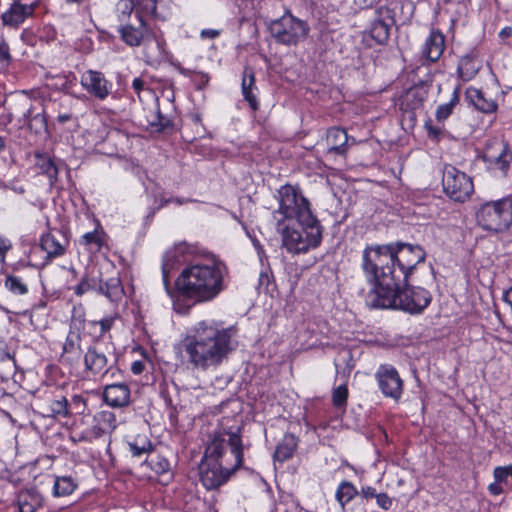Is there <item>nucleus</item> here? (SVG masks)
I'll list each match as a JSON object with an SVG mask.
<instances>
[{
  "label": "nucleus",
  "mask_w": 512,
  "mask_h": 512,
  "mask_svg": "<svg viewBox=\"0 0 512 512\" xmlns=\"http://www.w3.org/2000/svg\"><path fill=\"white\" fill-rule=\"evenodd\" d=\"M426 252L419 245L396 243L367 246L363 251L362 270L372 285L365 302L370 308L400 309L420 314L432 296L421 287L407 284L416 266L425 261Z\"/></svg>",
  "instance_id": "1"
},
{
  "label": "nucleus",
  "mask_w": 512,
  "mask_h": 512,
  "mask_svg": "<svg viewBox=\"0 0 512 512\" xmlns=\"http://www.w3.org/2000/svg\"><path fill=\"white\" fill-rule=\"evenodd\" d=\"M229 421L223 418L219 428L209 436L199 466L200 480L207 490L225 484L243 463V426L228 425Z\"/></svg>",
  "instance_id": "2"
},
{
  "label": "nucleus",
  "mask_w": 512,
  "mask_h": 512,
  "mask_svg": "<svg viewBox=\"0 0 512 512\" xmlns=\"http://www.w3.org/2000/svg\"><path fill=\"white\" fill-rule=\"evenodd\" d=\"M233 328L209 321L197 323L181 340L180 349L188 367L207 372L217 369L234 350Z\"/></svg>",
  "instance_id": "3"
},
{
  "label": "nucleus",
  "mask_w": 512,
  "mask_h": 512,
  "mask_svg": "<svg viewBox=\"0 0 512 512\" xmlns=\"http://www.w3.org/2000/svg\"><path fill=\"white\" fill-rule=\"evenodd\" d=\"M229 271L220 259L212 258L207 263H195L184 268L175 281L180 295L194 303L214 300L225 288Z\"/></svg>",
  "instance_id": "4"
},
{
  "label": "nucleus",
  "mask_w": 512,
  "mask_h": 512,
  "mask_svg": "<svg viewBox=\"0 0 512 512\" xmlns=\"http://www.w3.org/2000/svg\"><path fill=\"white\" fill-rule=\"evenodd\" d=\"M478 226L491 233H504L512 226V197L507 196L479 205L475 212Z\"/></svg>",
  "instance_id": "5"
},
{
  "label": "nucleus",
  "mask_w": 512,
  "mask_h": 512,
  "mask_svg": "<svg viewBox=\"0 0 512 512\" xmlns=\"http://www.w3.org/2000/svg\"><path fill=\"white\" fill-rule=\"evenodd\" d=\"M279 208L274 213L281 215L277 219L280 225L285 219H295L299 224L315 223L316 217L312 214L309 201L300 190L292 185H284L278 190Z\"/></svg>",
  "instance_id": "6"
},
{
  "label": "nucleus",
  "mask_w": 512,
  "mask_h": 512,
  "mask_svg": "<svg viewBox=\"0 0 512 512\" xmlns=\"http://www.w3.org/2000/svg\"><path fill=\"white\" fill-rule=\"evenodd\" d=\"M302 231L286 227L282 231V244L291 254H302L317 248L322 241V227L315 223L300 224Z\"/></svg>",
  "instance_id": "7"
},
{
  "label": "nucleus",
  "mask_w": 512,
  "mask_h": 512,
  "mask_svg": "<svg viewBox=\"0 0 512 512\" xmlns=\"http://www.w3.org/2000/svg\"><path fill=\"white\" fill-rule=\"evenodd\" d=\"M307 22L286 12L279 19L271 21L269 31L275 41L287 46H295L306 39L309 33Z\"/></svg>",
  "instance_id": "8"
},
{
  "label": "nucleus",
  "mask_w": 512,
  "mask_h": 512,
  "mask_svg": "<svg viewBox=\"0 0 512 512\" xmlns=\"http://www.w3.org/2000/svg\"><path fill=\"white\" fill-rule=\"evenodd\" d=\"M442 186L450 199L460 203L468 200L474 191L471 177L452 165L444 167Z\"/></svg>",
  "instance_id": "9"
},
{
  "label": "nucleus",
  "mask_w": 512,
  "mask_h": 512,
  "mask_svg": "<svg viewBox=\"0 0 512 512\" xmlns=\"http://www.w3.org/2000/svg\"><path fill=\"white\" fill-rule=\"evenodd\" d=\"M83 362L88 375L111 379H118L121 376V370L116 366V361L109 360L96 346L91 345L87 348Z\"/></svg>",
  "instance_id": "10"
},
{
  "label": "nucleus",
  "mask_w": 512,
  "mask_h": 512,
  "mask_svg": "<svg viewBox=\"0 0 512 512\" xmlns=\"http://www.w3.org/2000/svg\"><path fill=\"white\" fill-rule=\"evenodd\" d=\"M91 290L105 295L110 301L113 302L120 300L124 293L123 287L118 277H113L103 282L102 279L86 275L75 287V293L79 296Z\"/></svg>",
  "instance_id": "11"
},
{
  "label": "nucleus",
  "mask_w": 512,
  "mask_h": 512,
  "mask_svg": "<svg viewBox=\"0 0 512 512\" xmlns=\"http://www.w3.org/2000/svg\"><path fill=\"white\" fill-rule=\"evenodd\" d=\"M375 377L381 392L389 398L399 400L403 394V380L398 371L390 364L379 366Z\"/></svg>",
  "instance_id": "12"
},
{
  "label": "nucleus",
  "mask_w": 512,
  "mask_h": 512,
  "mask_svg": "<svg viewBox=\"0 0 512 512\" xmlns=\"http://www.w3.org/2000/svg\"><path fill=\"white\" fill-rule=\"evenodd\" d=\"M82 337L80 332L69 330L63 343L59 362L70 369V372L80 367L84 353L81 349Z\"/></svg>",
  "instance_id": "13"
},
{
  "label": "nucleus",
  "mask_w": 512,
  "mask_h": 512,
  "mask_svg": "<svg viewBox=\"0 0 512 512\" xmlns=\"http://www.w3.org/2000/svg\"><path fill=\"white\" fill-rule=\"evenodd\" d=\"M121 40L128 46L138 47L150 32L144 17L140 12L135 13L134 21L122 23L118 28Z\"/></svg>",
  "instance_id": "14"
},
{
  "label": "nucleus",
  "mask_w": 512,
  "mask_h": 512,
  "mask_svg": "<svg viewBox=\"0 0 512 512\" xmlns=\"http://www.w3.org/2000/svg\"><path fill=\"white\" fill-rule=\"evenodd\" d=\"M39 7V1L30 4H23L19 0H15L10 4L9 8L2 13L1 21L4 26L17 29L26 19L32 17Z\"/></svg>",
  "instance_id": "15"
},
{
  "label": "nucleus",
  "mask_w": 512,
  "mask_h": 512,
  "mask_svg": "<svg viewBox=\"0 0 512 512\" xmlns=\"http://www.w3.org/2000/svg\"><path fill=\"white\" fill-rule=\"evenodd\" d=\"M81 85L98 100H105L110 94L112 86L103 73L94 70H88L82 75Z\"/></svg>",
  "instance_id": "16"
},
{
  "label": "nucleus",
  "mask_w": 512,
  "mask_h": 512,
  "mask_svg": "<svg viewBox=\"0 0 512 512\" xmlns=\"http://www.w3.org/2000/svg\"><path fill=\"white\" fill-rule=\"evenodd\" d=\"M103 399L111 407H126L131 399L130 388L125 383L107 384L103 390Z\"/></svg>",
  "instance_id": "17"
},
{
  "label": "nucleus",
  "mask_w": 512,
  "mask_h": 512,
  "mask_svg": "<svg viewBox=\"0 0 512 512\" xmlns=\"http://www.w3.org/2000/svg\"><path fill=\"white\" fill-rule=\"evenodd\" d=\"M117 427L116 416L111 411H100L94 415L93 425L89 431V439H98L110 435Z\"/></svg>",
  "instance_id": "18"
},
{
  "label": "nucleus",
  "mask_w": 512,
  "mask_h": 512,
  "mask_svg": "<svg viewBox=\"0 0 512 512\" xmlns=\"http://www.w3.org/2000/svg\"><path fill=\"white\" fill-rule=\"evenodd\" d=\"M68 245V240L59 232L47 233L40 239V247L47 253V258L52 259L62 256Z\"/></svg>",
  "instance_id": "19"
},
{
  "label": "nucleus",
  "mask_w": 512,
  "mask_h": 512,
  "mask_svg": "<svg viewBox=\"0 0 512 512\" xmlns=\"http://www.w3.org/2000/svg\"><path fill=\"white\" fill-rule=\"evenodd\" d=\"M256 90L257 87L254 70L252 67L246 66L243 70L241 91L244 100L249 104V107L253 111H257L259 109V102L255 94Z\"/></svg>",
  "instance_id": "20"
},
{
  "label": "nucleus",
  "mask_w": 512,
  "mask_h": 512,
  "mask_svg": "<svg viewBox=\"0 0 512 512\" xmlns=\"http://www.w3.org/2000/svg\"><path fill=\"white\" fill-rule=\"evenodd\" d=\"M445 50V36L439 30H432L426 39L423 54L430 62H436L440 59Z\"/></svg>",
  "instance_id": "21"
},
{
  "label": "nucleus",
  "mask_w": 512,
  "mask_h": 512,
  "mask_svg": "<svg viewBox=\"0 0 512 512\" xmlns=\"http://www.w3.org/2000/svg\"><path fill=\"white\" fill-rule=\"evenodd\" d=\"M327 153L344 155L347 151L348 135L342 128L332 127L326 134Z\"/></svg>",
  "instance_id": "22"
},
{
  "label": "nucleus",
  "mask_w": 512,
  "mask_h": 512,
  "mask_svg": "<svg viewBox=\"0 0 512 512\" xmlns=\"http://www.w3.org/2000/svg\"><path fill=\"white\" fill-rule=\"evenodd\" d=\"M19 512H36L43 505L42 495L35 489L21 490L17 496Z\"/></svg>",
  "instance_id": "23"
},
{
  "label": "nucleus",
  "mask_w": 512,
  "mask_h": 512,
  "mask_svg": "<svg viewBox=\"0 0 512 512\" xmlns=\"http://www.w3.org/2000/svg\"><path fill=\"white\" fill-rule=\"evenodd\" d=\"M299 439L292 433H286L276 446L273 454L275 461L284 462L294 455L298 447Z\"/></svg>",
  "instance_id": "24"
},
{
  "label": "nucleus",
  "mask_w": 512,
  "mask_h": 512,
  "mask_svg": "<svg viewBox=\"0 0 512 512\" xmlns=\"http://www.w3.org/2000/svg\"><path fill=\"white\" fill-rule=\"evenodd\" d=\"M43 415L47 417L60 418L68 416V400L63 395H55L46 400L43 404Z\"/></svg>",
  "instance_id": "25"
},
{
  "label": "nucleus",
  "mask_w": 512,
  "mask_h": 512,
  "mask_svg": "<svg viewBox=\"0 0 512 512\" xmlns=\"http://www.w3.org/2000/svg\"><path fill=\"white\" fill-rule=\"evenodd\" d=\"M465 97L470 104L483 113H492L497 108L496 102L485 98L484 93L479 89L468 88Z\"/></svg>",
  "instance_id": "26"
},
{
  "label": "nucleus",
  "mask_w": 512,
  "mask_h": 512,
  "mask_svg": "<svg viewBox=\"0 0 512 512\" xmlns=\"http://www.w3.org/2000/svg\"><path fill=\"white\" fill-rule=\"evenodd\" d=\"M35 166L42 174H45L48 177L51 186L57 182L59 170L56 163L50 156L36 152Z\"/></svg>",
  "instance_id": "27"
},
{
  "label": "nucleus",
  "mask_w": 512,
  "mask_h": 512,
  "mask_svg": "<svg viewBox=\"0 0 512 512\" xmlns=\"http://www.w3.org/2000/svg\"><path fill=\"white\" fill-rule=\"evenodd\" d=\"M77 488L76 481L71 476H56L53 485V496L66 497Z\"/></svg>",
  "instance_id": "28"
},
{
  "label": "nucleus",
  "mask_w": 512,
  "mask_h": 512,
  "mask_svg": "<svg viewBox=\"0 0 512 512\" xmlns=\"http://www.w3.org/2000/svg\"><path fill=\"white\" fill-rule=\"evenodd\" d=\"M480 70L479 63L471 56H464L458 64V74L463 81H469L475 77Z\"/></svg>",
  "instance_id": "29"
},
{
  "label": "nucleus",
  "mask_w": 512,
  "mask_h": 512,
  "mask_svg": "<svg viewBox=\"0 0 512 512\" xmlns=\"http://www.w3.org/2000/svg\"><path fill=\"white\" fill-rule=\"evenodd\" d=\"M143 466L150 468L156 475L166 474L170 470L169 461L164 456L153 451L148 453Z\"/></svg>",
  "instance_id": "30"
},
{
  "label": "nucleus",
  "mask_w": 512,
  "mask_h": 512,
  "mask_svg": "<svg viewBox=\"0 0 512 512\" xmlns=\"http://www.w3.org/2000/svg\"><path fill=\"white\" fill-rule=\"evenodd\" d=\"M368 34L376 44L383 45L389 39L390 26L383 20L376 19L372 22Z\"/></svg>",
  "instance_id": "31"
},
{
  "label": "nucleus",
  "mask_w": 512,
  "mask_h": 512,
  "mask_svg": "<svg viewBox=\"0 0 512 512\" xmlns=\"http://www.w3.org/2000/svg\"><path fill=\"white\" fill-rule=\"evenodd\" d=\"M25 121L31 131L36 134L45 132L47 130V120L44 112H38L34 114V108L30 107L24 113Z\"/></svg>",
  "instance_id": "32"
},
{
  "label": "nucleus",
  "mask_w": 512,
  "mask_h": 512,
  "mask_svg": "<svg viewBox=\"0 0 512 512\" xmlns=\"http://www.w3.org/2000/svg\"><path fill=\"white\" fill-rule=\"evenodd\" d=\"M358 495V491L356 487L348 481H343L338 486V489L336 491V499L342 506V508L345 507V505L350 502L353 498H355Z\"/></svg>",
  "instance_id": "33"
},
{
  "label": "nucleus",
  "mask_w": 512,
  "mask_h": 512,
  "mask_svg": "<svg viewBox=\"0 0 512 512\" xmlns=\"http://www.w3.org/2000/svg\"><path fill=\"white\" fill-rule=\"evenodd\" d=\"M80 243L86 246L88 250L98 252L103 245V238L97 230H94L92 232L85 233L82 236Z\"/></svg>",
  "instance_id": "34"
},
{
  "label": "nucleus",
  "mask_w": 512,
  "mask_h": 512,
  "mask_svg": "<svg viewBox=\"0 0 512 512\" xmlns=\"http://www.w3.org/2000/svg\"><path fill=\"white\" fill-rule=\"evenodd\" d=\"M134 10L136 11V7L133 0H119L116 5L119 22L122 24L130 21Z\"/></svg>",
  "instance_id": "35"
},
{
  "label": "nucleus",
  "mask_w": 512,
  "mask_h": 512,
  "mask_svg": "<svg viewBox=\"0 0 512 512\" xmlns=\"http://www.w3.org/2000/svg\"><path fill=\"white\" fill-rule=\"evenodd\" d=\"M459 102V88H456L453 92V96L448 103L438 106L436 111V119L438 121L446 120L453 111L455 105Z\"/></svg>",
  "instance_id": "36"
},
{
  "label": "nucleus",
  "mask_w": 512,
  "mask_h": 512,
  "mask_svg": "<svg viewBox=\"0 0 512 512\" xmlns=\"http://www.w3.org/2000/svg\"><path fill=\"white\" fill-rule=\"evenodd\" d=\"M176 261L177 259L175 250H170L165 253L162 262V275L166 288L169 287V273L173 269Z\"/></svg>",
  "instance_id": "37"
},
{
  "label": "nucleus",
  "mask_w": 512,
  "mask_h": 512,
  "mask_svg": "<svg viewBox=\"0 0 512 512\" xmlns=\"http://www.w3.org/2000/svg\"><path fill=\"white\" fill-rule=\"evenodd\" d=\"M85 322V310L82 305L74 306L70 320V330L78 331L83 327Z\"/></svg>",
  "instance_id": "38"
},
{
  "label": "nucleus",
  "mask_w": 512,
  "mask_h": 512,
  "mask_svg": "<svg viewBox=\"0 0 512 512\" xmlns=\"http://www.w3.org/2000/svg\"><path fill=\"white\" fill-rule=\"evenodd\" d=\"M5 286L14 294L24 295L28 292V288L22 280L13 275H9L6 277Z\"/></svg>",
  "instance_id": "39"
},
{
  "label": "nucleus",
  "mask_w": 512,
  "mask_h": 512,
  "mask_svg": "<svg viewBox=\"0 0 512 512\" xmlns=\"http://www.w3.org/2000/svg\"><path fill=\"white\" fill-rule=\"evenodd\" d=\"M512 156L509 151V146L507 143H501V150L499 155L495 158V163L498 165L499 169L504 173L507 172Z\"/></svg>",
  "instance_id": "40"
},
{
  "label": "nucleus",
  "mask_w": 512,
  "mask_h": 512,
  "mask_svg": "<svg viewBox=\"0 0 512 512\" xmlns=\"http://www.w3.org/2000/svg\"><path fill=\"white\" fill-rule=\"evenodd\" d=\"M68 416L81 415L86 411V400L81 395H74L71 401H68Z\"/></svg>",
  "instance_id": "41"
},
{
  "label": "nucleus",
  "mask_w": 512,
  "mask_h": 512,
  "mask_svg": "<svg viewBox=\"0 0 512 512\" xmlns=\"http://www.w3.org/2000/svg\"><path fill=\"white\" fill-rule=\"evenodd\" d=\"M348 399V388L346 384H342L332 391V402L335 407H343Z\"/></svg>",
  "instance_id": "42"
},
{
  "label": "nucleus",
  "mask_w": 512,
  "mask_h": 512,
  "mask_svg": "<svg viewBox=\"0 0 512 512\" xmlns=\"http://www.w3.org/2000/svg\"><path fill=\"white\" fill-rule=\"evenodd\" d=\"M12 62V55L10 53L9 44L6 40L1 37L0 38V71L8 69Z\"/></svg>",
  "instance_id": "43"
},
{
  "label": "nucleus",
  "mask_w": 512,
  "mask_h": 512,
  "mask_svg": "<svg viewBox=\"0 0 512 512\" xmlns=\"http://www.w3.org/2000/svg\"><path fill=\"white\" fill-rule=\"evenodd\" d=\"M136 12H140V14L144 17V14L154 15L157 9V0H133Z\"/></svg>",
  "instance_id": "44"
},
{
  "label": "nucleus",
  "mask_w": 512,
  "mask_h": 512,
  "mask_svg": "<svg viewBox=\"0 0 512 512\" xmlns=\"http://www.w3.org/2000/svg\"><path fill=\"white\" fill-rule=\"evenodd\" d=\"M116 317L108 316L99 321H91L92 326H99V337H103L113 327Z\"/></svg>",
  "instance_id": "45"
},
{
  "label": "nucleus",
  "mask_w": 512,
  "mask_h": 512,
  "mask_svg": "<svg viewBox=\"0 0 512 512\" xmlns=\"http://www.w3.org/2000/svg\"><path fill=\"white\" fill-rule=\"evenodd\" d=\"M493 476L497 482L507 483L508 478H512V465L496 467L493 471Z\"/></svg>",
  "instance_id": "46"
},
{
  "label": "nucleus",
  "mask_w": 512,
  "mask_h": 512,
  "mask_svg": "<svg viewBox=\"0 0 512 512\" xmlns=\"http://www.w3.org/2000/svg\"><path fill=\"white\" fill-rule=\"evenodd\" d=\"M129 449L133 456L140 457L145 453L152 452V444L151 442H144L142 445H139L137 442H130Z\"/></svg>",
  "instance_id": "47"
},
{
  "label": "nucleus",
  "mask_w": 512,
  "mask_h": 512,
  "mask_svg": "<svg viewBox=\"0 0 512 512\" xmlns=\"http://www.w3.org/2000/svg\"><path fill=\"white\" fill-rule=\"evenodd\" d=\"M151 125L154 126L158 132H164L172 127L171 121L162 116L159 111L157 113V122H151Z\"/></svg>",
  "instance_id": "48"
},
{
  "label": "nucleus",
  "mask_w": 512,
  "mask_h": 512,
  "mask_svg": "<svg viewBox=\"0 0 512 512\" xmlns=\"http://www.w3.org/2000/svg\"><path fill=\"white\" fill-rule=\"evenodd\" d=\"M376 501L379 507L384 510H389L392 506V500L386 493H379L376 496Z\"/></svg>",
  "instance_id": "49"
},
{
  "label": "nucleus",
  "mask_w": 512,
  "mask_h": 512,
  "mask_svg": "<svg viewBox=\"0 0 512 512\" xmlns=\"http://www.w3.org/2000/svg\"><path fill=\"white\" fill-rule=\"evenodd\" d=\"M222 31L218 29H203L200 32L202 39H215L221 35Z\"/></svg>",
  "instance_id": "50"
},
{
  "label": "nucleus",
  "mask_w": 512,
  "mask_h": 512,
  "mask_svg": "<svg viewBox=\"0 0 512 512\" xmlns=\"http://www.w3.org/2000/svg\"><path fill=\"white\" fill-rule=\"evenodd\" d=\"M195 80L197 81V88L202 89L208 84L210 77L207 73L199 72L196 73Z\"/></svg>",
  "instance_id": "51"
},
{
  "label": "nucleus",
  "mask_w": 512,
  "mask_h": 512,
  "mask_svg": "<svg viewBox=\"0 0 512 512\" xmlns=\"http://www.w3.org/2000/svg\"><path fill=\"white\" fill-rule=\"evenodd\" d=\"M12 247L9 240L0 236V260L3 262L5 258V254Z\"/></svg>",
  "instance_id": "52"
},
{
  "label": "nucleus",
  "mask_w": 512,
  "mask_h": 512,
  "mask_svg": "<svg viewBox=\"0 0 512 512\" xmlns=\"http://www.w3.org/2000/svg\"><path fill=\"white\" fill-rule=\"evenodd\" d=\"M425 129L427 130L428 135L435 139L438 138L441 134V129L435 127L431 121L425 123Z\"/></svg>",
  "instance_id": "53"
},
{
  "label": "nucleus",
  "mask_w": 512,
  "mask_h": 512,
  "mask_svg": "<svg viewBox=\"0 0 512 512\" xmlns=\"http://www.w3.org/2000/svg\"><path fill=\"white\" fill-rule=\"evenodd\" d=\"M502 483L500 482H497L495 480L494 483H491L489 486H488V491L490 492V494L494 495V496H498L500 494L503 493V488H502Z\"/></svg>",
  "instance_id": "54"
},
{
  "label": "nucleus",
  "mask_w": 512,
  "mask_h": 512,
  "mask_svg": "<svg viewBox=\"0 0 512 512\" xmlns=\"http://www.w3.org/2000/svg\"><path fill=\"white\" fill-rule=\"evenodd\" d=\"M13 120L11 113H4L0 115V129H5Z\"/></svg>",
  "instance_id": "55"
},
{
  "label": "nucleus",
  "mask_w": 512,
  "mask_h": 512,
  "mask_svg": "<svg viewBox=\"0 0 512 512\" xmlns=\"http://www.w3.org/2000/svg\"><path fill=\"white\" fill-rule=\"evenodd\" d=\"M144 368H145V364H144V362H142L140 360L134 361L131 365V371L135 375L141 374L144 371Z\"/></svg>",
  "instance_id": "56"
},
{
  "label": "nucleus",
  "mask_w": 512,
  "mask_h": 512,
  "mask_svg": "<svg viewBox=\"0 0 512 512\" xmlns=\"http://www.w3.org/2000/svg\"><path fill=\"white\" fill-rule=\"evenodd\" d=\"M361 495L363 496V498L368 499L370 497H375L376 498V496L378 494L376 493L375 488H373L371 486H367V487L362 488Z\"/></svg>",
  "instance_id": "57"
},
{
  "label": "nucleus",
  "mask_w": 512,
  "mask_h": 512,
  "mask_svg": "<svg viewBox=\"0 0 512 512\" xmlns=\"http://www.w3.org/2000/svg\"><path fill=\"white\" fill-rule=\"evenodd\" d=\"M145 82L141 78H135L132 82V87L135 92L139 95L144 90Z\"/></svg>",
  "instance_id": "58"
},
{
  "label": "nucleus",
  "mask_w": 512,
  "mask_h": 512,
  "mask_svg": "<svg viewBox=\"0 0 512 512\" xmlns=\"http://www.w3.org/2000/svg\"><path fill=\"white\" fill-rule=\"evenodd\" d=\"M61 80H62V83L60 84V89L68 92L73 85V80L70 79V76L64 77Z\"/></svg>",
  "instance_id": "59"
},
{
  "label": "nucleus",
  "mask_w": 512,
  "mask_h": 512,
  "mask_svg": "<svg viewBox=\"0 0 512 512\" xmlns=\"http://www.w3.org/2000/svg\"><path fill=\"white\" fill-rule=\"evenodd\" d=\"M511 36H512V28L509 26L504 27L499 33V37L502 39H506Z\"/></svg>",
  "instance_id": "60"
},
{
  "label": "nucleus",
  "mask_w": 512,
  "mask_h": 512,
  "mask_svg": "<svg viewBox=\"0 0 512 512\" xmlns=\"http://www.w3.org/2000/svg\"><path fill=\"white\" fill-rule=\"evenodd\" d=\"M72 118V115L71 114H68V113H65V114H60L58 115L57 117V121L61 124H64L66 123L67 121L71 120Z\"/></svg>",
  "instance_id": "61"
},
{
  "label": "nucleus",
  "mask_w": 512,
  "mask_h": 512,
  "mask_svg": "<svg viewBox=\"0 0 512 512\" xmlns=\"http://www.w3.org/2000/svg\"><path fill=\"white\" fill-rule=\"evenodd\" d=\"M170 200H171V202L176 203L178 205H182V204H185L188 202V200L181 199V198H170Z\"/></svg>",
  "instance_id": "62"
},
{
  "label": "nucleus",
  "mask_w": 512,
  "mask_h": 512,
  "mask_svg": "<svg viewBox=\"0 0 512 512\" xmlns=\"http://www.w3.org/2000/svg\"><path fill=\"white\" fill-rule=\"evenodd\" d=\"M169 203H171V200H170V199H165V198H163V197H162V198L160 199V202H159V206H158V208H161V207H163V206H165V205H167V204H169Z\"/></svg>",
  "instance_id": "63"
},
{
  "label": "nucleus",
  "mask_w": 512,
  "mask_h": 512,
  "mask_svg": "<svg viewBox=\"0 0 512 512\" xmlns=\"http://www.w3.org/2000/svg\"><path fill=\"white\" fill-rule=\"evenodd\" d=\"M4 148V140L3 138L0 136V150Z\"/></svg>",
  "instance_id": "64"
}]
</instances>
